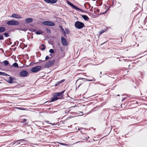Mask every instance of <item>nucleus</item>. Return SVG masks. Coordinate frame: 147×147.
<instances>
[{
    "label": "nucleus",
    "instance_id": "f257e3e1",
    "mask_svg": "<svg viewBox=\"0 0 147 147\" xmlns=\"http://www.w3.org/2000/svg\"><path fill=\"white\" fill-rule=\"evenodd\" d=\"M65 91V90H64L60 92H55L54 94L53 97L51 98L50 102H53L57 100L63 98V94Z\"/></svg>",
    "mask_w": 147,
    "mask_h": 147
},
{
    "label": "nucleus",
    "instance_id": "f03ea898",
    "mask_svg": "<svg viewBox=\"0 0 147 147\" xmlns=\"http://www.w3.org/2000/svg\"><path fill=\"white\" fill-rule=\"evenodd\" d=\"M74 25L76 28L79 29H81L85 26L83 23L79 21L76 22L75 23Z\"/></svg>",
    "mask_w": 147,
    "mask_h": 147
},
{
    "label": "nucleus",
    "instance_id": "7ed1b4c3",
    "mask_svg": "<svg viewBox=\"0 0 147 147\" xmlns=\"http://www.w3.org/2000/svg\"><path fill=\"white\" fill-rule=\"evenodd\" d=\"M7 24L9 25L16 26L20 24V23L16 21L11 20L7 21Z\"/></svg>",
    "mask_w": 147,
    "mask_h": 147
},
{
    "label": "nucleus",
    "instance_id": "20e7f679",
    "mask_svg": "<svg viewBox=\"0 0 147 147\" xmlns=\"http://www.w3.org/2000/svg\"><path fill=\"white\" fill-rule=\"evenodd\" d=\"M42 24L44 25L50 26H54L55 25V23L52 22L48 21H44L42 22Z\"/></svg>",
    "mask_w": 147,
    "mask_h": 147
},
{
    "label": "nucleus",
    "instance_id": "39448f33",
    "mask_svg": "<svg viewBox=\"0 0 147 147\" xmlns=\"http://www.w3.org/2000/svg\"><path fill=\"white\" fill-rule=\"evenodd\" d=\"M41 68V67L40 66H37L32 67L31 69V71L34 73H35L39 71Z\"/></svg>",
    "mask_w": 147,
    "mask_h": 147
},
{
    "label": "nucleus",
    "instance_id": "423d86ee",
    "mask_svg": "<svg viewBox=\"0 0 147 147\" xmlns=\"http://www.w3.org/2000/svg\"><path fill=\"white\" fill-rule=\"evenodd\" d=\"M55 62V60H54L49 61L45 64V67H51L54 64Z\"/></svg>",
    "mask_w": 147,
    "mask_h": 147
},
{
    "label": "nucleus",
    "instance_id": "0eeeda50",
    "mask_svg": "<svg viewBox=\"0 0 147 147\" xmlns=\"http://www.w3.org/2000/svg\"><path fill=\"white\" fill-rule=\"evenodd\" d=\"M28 73L26 70L21 71L19 73V76L20 77H25L28 74Z\"/></svg>",
    "mask_w": 147,
    "mask_h": 147
},
{
    "label": "nucleus",
    "instance_id": "6e6552de",
    "mask_svg": "<svg viewBox=\"0 0 147 147\" xmlns=\"http://www.w3.org/2000/svg\"><path fill=\"white\" fill-rule=\"evenodd\" d=\"M61 42L63 45L64 46H67V41L66 39L63 37H61Z\"/></svg>",
    "mask_w": 147,
    "mask_h": 147
},
{
    "label": "nucleus",
    "instance_id": "1a4fd4ad",
    "mask_svg": "<svg viewBox=\"0 0 147 147\" xmlns=\"http://www.w3.org/2000/svg\"><path fill=\"white\" fill-rule=\"evenodd\" d=\"M10 17H13L16 19H20L22 18V17L20 15H18L17 14L13 13L10 16Z\"/></svg>",
    "mask_w": 147,
    "mask_h": 147
},
{
    "label": "nucleus",
    "instance_id": "9d476101",
    "mask_svg": "<svg viewBox=\"0 0 147 147\" xmlns=\"http://www.w3.org/2000/svg\"><path fill=\"white\" fill-rule=\"evenodd\" d=\"M9 80H5L8 83L10 84L13 83L14 82H13V80H15L16 79L14 78H12L10 77L9 78Z\"/></svg>",
    "mask_w": 147,
    "mask_h": 147
},
{
    "label": "nucleus",
    "instance_id": "9b49d317",
    "mask_svg": "<svg viewBox=\"0 0 147 147\" xmlns=\"http://www.w3.org/2000/svg\"><path fill=\"white\" fill-rule=\"evenodd\" d=\"M33 19L31 18H26L25 20V22L26 23H30L32 22Z\"/></svg>",
    "mask_w": 147,
    "mask_h": 147
},
{
    "label": "nucleus",
    "instance_id": "f8f14e48",
    "mask_svg": "<svg viewBox=\"0 0 147 147\" xmlns=\"http://www.w3.org/2000/svg\"><path fill=\"white\" fill-rule=\"evenodd\" d=\"M65 81V79L62 80H61V81H60L58 82H57L55 84L54 86H57L59 85L61 83H62L63 82H64Z\"/></svg>",
    "mask_w": 147,
    "mask_h": 147
},
{
    "label": "nucleus",
    "instance_id": "ddd939ff",
    "mask_svg": "<svg viewBox=\"0 0 147 147\" xmlns=\"http://www.w3.org/2000/svg\"><path fill=\"white\" fill-rule=\"evenodd\" d=\"M67 3L70 5L74 9H75L76 6L74 5L73 4L71 3L70 1H67Z\"/></svg>",
    "mask_w": 147,
    "mask_h": 147
},
{
    "label": "nucleus",
    "instance_id": "4468645a",
    "mask_svg": "<svg viewBox=\"0 0 147 147\" xmlns=\"http://www.w3.org/2000/svg\"><path fill=\"white\" fill-rule=\"evenodd\" d=\"M6 29L5 28L3 27H0V33L3 32L5 31Z\"/></svg>",
    "mask_w": 147,
    "mask_h": 147
},
{
    "label": "nucleus",
    "instance_id": "2eb2a0df",
    "mask_svg": "<svg viewBox=\"0 0 147 147\" xmlns=\"http://www.w3.org/2000/svg\"><path fill=\"white\" fill-rule=\"evenodd\" d=\"M82 18L84 19L85 20H88L89 18L86 15H83L82 16Z\"/></svg>",
    "mask_w": 147,
    "mask_h": 147
},
{
    "label": "nucleus",
    "instance_id": "dca6fc26",
    "mask_svg": "<svg viewBox=\"0 0 147 147\" xmlns=\"http://www.w3.org/2000/svg\"><path fill=\"white\" fill-rule=\"evenodd\" d=\"M35 33L37 34H40L42 33V32L41 30H39L36 31Z\"/></svg>",
    "mask_w": 147,
    "mask_h": 147
},
{
    "label": "nucleus",
    "instance_id": "f3484780",
    "mask_svg": "<svg viewBox=\"0 0 147 147\" xmlns=\"http://www.w3.org/2000/svg\"><path fill=\"white\" fill-rule=\"evenodd\" d=\"M3 62L5 66H7L9 64V62L7 60H5Z\"/></svg>",
    "mask_w": 147,
    "mask_h": 147
},
{
    "label": "nucleus",
    "instance_id": "a211bd4d",
    "mask_svg": "<svg viewBox=\"0 0 147 147\" xmlns=\"http://www.w3.org/2000/svg\"><path fill=\"white\" fill-rule=\"evenodd\" d=\"M74 9H76V10L80 11L82 12L84 11L83 10H82V9L78 7L77 6H76L75 8Z\"/></svg>",
    "mask_w": 147,
    "mask_h": 147
},
{
    "label": "nucleus",
    "instance_id": "6ab92c4d",
    "mask_svg": "<svg viewBox=\"0 0 147 147\" xmlns=\"http://www.w3.org/2000/svg\"><path fill=\"white\" fill-rule=\"evenodd\" d=\"M50 3L52 4L55 3L57 1V0H50Z\"/></svg>",
    "mask_w": 147,
    "mask_h": 147
},
{
    "label": "nucleus",
    "instance_id": "aec40b11",
    "mask_svg": "<svg viewBox=\"0 0 147 147\" xmlns=\"http://www.w3.org/2000/svg\"><path fill=\"white\" fill-rule=\"evenodd\" d=\"M13 65L14 67H18V64L16 63H13Z\"/></svg>",
    "mask_w": 147,
    "mask_h": 147
},
{
    "label": "nucleus",
    "instance_id": "412c9836",
    "mask_svg": "<svg viewBox=\"0 0 147 147\" xmlns=\"http://www.w3.org/2000/svg\"><path fill=\"white\" fill-rule=\"evenodd\" d=\"M92 79H87V80L88 81H96V79L94 78H92Z\"/></svg>",
    "mask_w": 147,
    "mask_h": 147
},
{
    "label": "nucleus",
    "instance_id": "4be33fe9",
    "mask_svg": "<svg viewBox=\"0 0 147 147\" xmlns=\"http://www.w3.org/2000/svg\"><path fill=\"white\" fill-rule=\"evenodd\" d=\"M46 31L47 32V33H51V30H50V29L49 28H46Z\"/></svg>",
    "mask_w": 147,
    "mask_h": 147
},
{
    "label": "nucleus",
    "instance_id": "5701e85b",
    "mask_svg": "<svg viewBox=\"0 0 147 147\" xmlns=\"http://www.w3.org/2000/svg\"><path fill=\"white\" fill-rule=\"evenodd\" d=\"M3 34L6 37H8L9 36V34L8 33L5 32Z\"/></svg>",
    "mask_w": 147,
    "mask_h": 147
},
{
    "label": "nucleus",
    "instance_id": "b1692460",
    "mask_svg": "<svg viewBox=\"0 0 147 147\" xmlns=\"http://www.w3.org/2000/svg\"><path fill=\"white\" fill-rule=\"evenodd\" d=\"M49 52L51 53H54V51L53 49H51L49 50Z\"/></svg>",
    "mask_w": 147,
    "mask_h": 147
},
{
    "label": "nucleus",
    "instance_id": "393cba45",
    "mask_svg": "<svg viewBox=\"0 0 147 147\" xmlns=\"http://www.w3.org/2000/svg\"><path fill=\"white\" fill-rule=\"evenodd\" d=\"M23 140V139H21L17 140L16 141V143H17V144H20V141Z\"/></svg>",
    "mask_w": 147,
    "mask_h": 147
},
{
    "label": "nucleus",
    "instance_id": "a878e982",
    "mask_svg": "<svg viewBox=\"0 0 147 147\" xmlns=\"http://www.w3.org/2000/svg\"><path fill=\"white\" fill-rule=\"evenodd\" d=\"M46 3H50L51 1L50 0H43Z\"/></svg>",
    "mask_w": 147,
    "mask_h": 147
},
{
    "label": "nucleus",
    "instance_id": "bb28decb",
    "mask_svg": "<svg viewBox=\"0 0 147 147\" xmlns=\"http://www.w3.org/2000/svg\"><path fill=\"white\" fill-rule=\"evenodd\" d=\"M19 30H21L26 31L27 30V29L25 28H20L18 29Z\"/></svg>",
    "mask_w": 147,
    "mask_h": 147
},
{
    "label": "nucleus",
    "instance_id": "cd10ccee",
    "mask_svg": "<svg viewBox=\"0 0 147 147\" xmlns=\"http://www.w3.org/2000/svg\"><path fill=\"white\" fill-rule=\"evenodd\" d=\"M96 10L97 11L96 13L94 11V13L95 14H97L99 13L100 11V10L99 9H96Z\"/></svg>",
    "mask_w": 147,
    "mask_h": 147
},
{
    "label": "nucleus",
    "instance_id": "c85d7f7f",
    "mask_svg": "<svg viewBox=\"0 0 147 147\" xmlns=\"http://www.w3.org/2000/svg\"><path fill=\"white\" fill-rule=\"evenodd\" d=\"M4 38L3 36L2 35L0 34V40H3Z\"/></svg>",
    "mask_w": 147,
    "mask_h": 147
},
{
    "label": "nucleus",
    "instance_id": "c756f323",
    "mask_svg": "<svg viewBox=\"0 0 147 147\" xmlns=\"http://www.w3.org/2000/svg\"><path fill=\"white\" fill-rule=\"evenodd\" d=\"M65 30L66 31L65 32L67 34H68L69 33V31L67 29H65Z\"/></svg>",
    "mask_w": 147,
    "mask_h": 147
},
{
    "label": "nucleus",
    "instance_id": "7c9ffc66",
    "mask_svg": "<svg viewBox=\"0 0 147 147\" xmlns=\"http://www.w3.org/2000/svg\"><path fill=\"white\" fill-rule=\"evenodd\" d=\"M105 31H104V30H100V34H101L104 33Z\"/></svg>",
    "mask_w": 147,
    "mask_h": 147
},
{
    "label": "nucleus",
    "instance_id": "2f4dec72",
    "mask_svg": "<svg viewBox=\"0 0 147 147\" xmlns=\"http://www.w3.org/2000/svg\"><path fill=\"white\" fill-rule=\"evenodd\" d=\"M60 28L61 30L63 32H64V30L63 28L61 26H60Z\"/></svg>",
    "mask_w": 147,
    "mask_h": 147
},
{
    "label": "nucleus",
    "instance_id": "473e14b6",
    "mask_svg": "<svg viewBox=\"0 0 147 147\" xmlns=\"http://www.w3.org/2000/svg\"><path fill=\"white\" fill-rule=\"evenodd\" d=\"M49 58H51V57H49L48 56H46V57H45V60H48Z\"/></svg>",
    "mask_w": 147,
    "mask_h": 147
},
{
    "label": "nucleus",
    "instance_id": "72a5a7b5",
    "mask_svg": "<svg viewBox=\"0 0 147 147\" xmlns=\"http://www.w3.org/2000/svg\"><path fill=\"white\" fill-rule=\"evenodd\" d=\"M27 120L25 119H24L22 121V123H25L26 121Z\"/></svg>",
    "mask_w": 147,
    "mask_h": 147
},
{
    "label": "nucleus",
    "instance_id": "f704fd0d",
    "mask_svg": "<svg viewBox=\"0 0 147 147\" xmlns=\"http://www.w3.org/2000/svg\"><path fill=\"white\" fill-rule=\"evenodd\" d=\"M17 108L20 110H24L25 109L23 108H21V107H17Z\"/></svg>",
    "mask_w": 147,
    "mask_h": 147
},
{
    "label": "nucleus",
    "instance_id": "c9c22d12",
    "mask_svg": "<svg viewBox=\"0 0 147 147\" xmlns=\"http://www.w3.org/2000/svg\"><path fill=\"white\" fill-rule=\"evenodd\" d=\"M60 49L61 51H63V47H60Z\"/></svg>",
    "mask_w": 147,
    "mask_h": 147
},
{
    "label": "nucleus",
    "instance_id": "e433bc0d",
    "mask_svg": "<svg viewBox=\"0 0 147 147\" xmlns=\"http://www.w3.org/2000/svg\"><path fill=\"white\" fill-rule=\"evenodd\" d=\"M4 72L0 71V75L3 76Z\"/></svg>",
    "mask_w": 147,
    "mask_h": 147
},
{
    "label": "nucleus",
    "instance_id": "4c0bfd02",
    "mask_svg": "<svg viewBox=\"0 0 147 147\" xmlns=\"http://www.w3.org/2000/svg\"><path fill=\"white\" fill-rule=\"evenodd\" d=\"M3 76H9V75L4 72Z\"/></svg>",
    "mask_w": 147,
    "mask_h": 147
},
{
    "label": "nucleus",
    "instance_id": "58836bf2",
    "mask_svg": "<svg viewBox=\"0 0 147 147\" xmlns=\"http://www.w3.org/2000/svg\"><path fill=\"white\" fill-rule=\"evenodd\" d=\"M45 48H46L45 46H44L43 48H41V50L42 51H43V50H45Z\"/></svg>",
    "mask_w": 147,
    "mask_h": 147
},
{
    "label": "nucleus",
    "instance_id": "ea45409f",
    "mask_svg": "<svg viewBox=\"0 0 147 147\" xmlns=\"http://www.w3.org/2000/svg\"><path fill=\"white\" fill-rule=\"evenodd\" d=\"M81 85V84H80L78 86V87H76V89H78L80 87V85Z\"/></svg>",
    "mask_w": 147,
    "mask_h": 147
},
{
    "label": "nucleus",
    "instance_id": "a19ab883",
    "mask_svg": "<svg viewBox=\"0 0 147 147\" xmlns=\"http://www.w3.org/2000/svg\"><path fill=\"white\" fill-rule=\"evenodd\" d=\"M16 143V141H14L12 142V143H13L12 144V145H13L14 144H15Z\"/></svg>",
    "mask_w": 147,
    "mask_h": 147
},
{
    "label": "nucleus",
    "instance_id": "79ce46f5",
    "mask_svg": "<svg viewBox=\"0 0 147 147\" xmlns=\"http://www.w3.org/2000/svg\"><path fill=\"white\" fill-rule=\"evenodd\" d=\"M32 31L33 32H35L36 31V30L35 29H33L32 30Z\"/></svg>",
    "mask_w": 147,
    "mask_h": 147
},
{
    "label": "nucleus",
    "instance_id": "37998d69",
    "mask_svg": "<svg viewBox=\"0 0 147 147\" xmlns=\"http://www.w3.org/2000/svg\"><path fill=\"white\" fill-rule=\"evenodd\" d=\"M93 8V7H92V8L90 9V11H93V9H92Z\"/></svg>",
    "mask_w": 147,
    "mask_h": 147
},
{
    "label": "nucleus",
    "instance_id": "c03bdc74",
    "mask_svg": "<svg viewBox=\"0 0 147 147\" xmlns=\"http://www.w3.org/2000/svg\"><path fill=\"white\" fill-rule=\"evenodd\" d=\"M85 138L86 139H88V138H89V137L88 136H87L86 137H85Z\"/></svg>",
    "mask_w": 147,
    "mask_h": 147
},
{
    "label": "nucleus",
    "instance_id": "a18cd8bd",
    "mask_svg": "<svg viewBox=\"0 0 147 147\" xmlns=\"http://www.w3.org/2000/svg\"><path fill=\"white\" fill-rule=\"evenodd\" d=\"M64 32L63 34H64V36H66V34H65V31H64V32Z\"/></svg>",
    "mask_w": 147,
    "mask_h": 147
},
{
    "label": "nucleus",
    "instance_id": "49530a36",
    "mask_svg": "<svg viewBox=\"0 0 147 147\" xmlns=\"http://www.w3.org/2000/svg\"><path fill=\"white\" fill-rule=\"evenodd\" d=\"M42 61L41 60H39V62L40 63L41 62H42Z\"/></svg>",
    "mask_w": 147,
    "mask_h": 147
},
{
    "label": "nucleus",
    "instance_id": "de8ad7c7",
    "mask_svg": "<svg viewBox=\"0 0 147 147\" xmlns=\"http://www.w3.org/2000/svg\"><path fill=\"white\" fill-rule=\"evenodd\" d=\"M61 144L63 145H65L63 143H61Z\"/></svg>",
    "mask_w": 147,
    "mask_h": 147
},
{
    "label": "nucleus",
    "instance_id": "09e8293b",
    "mask_svg": "<svg viewBox=\"0 0 147 147\" xmlns=\"http://www.w3.org/2000/svg\"><path fill=\"white\" fill-rule=\"evenodd\" d=\"M41 45L42 46H43V47L44 46H45L44 44H42Z\"/></svg>",
    "mask_w": 147,
    "mask_h": 147
},
{
    "label": "nucleus",
    "instance_id": "8fccbe9b",
    "mask_svg": "<svg viewBox=\"0 0 147 147\" xmlns=\"http://www.w3.org/2000/svg\"><path fill=\"white\" fill-rule=\"evenodd\" d=\"M89 8H90L91 7L90 5V4L89 5Z\"/></svg>",
    "mask_w": 147,
    "mask_h": 147
},
{
    "label": "nucleus",
    "instance_id": "3c124183",
    "mask_svg": "<svg viewBox=\"0 0 147 147\" xmlns=\"http://www.w3.org/2000/svg\"><path fill=\"white\" fill-rule=\"evenodd\" d=\"M125 100V99H124V98H123V99H122V100Z\"/></svg>",
    "mask_w": 147,
    "mask_h": 147
},
{
    "label": "nucleus",
    "instance_id": "603ef678",
    "mask_svg": "<svg viewBox=\"0 0 147 147\" xmlns=\"http://www.w3.org/2000/svg\"><path fill=\"white\" fill-rule=\"evenodd\" d=\"M49 55L50 56H52V54H49Z\"/></svg>",
    "mask_w": 147,
    "mask_h": 147
},
{
    "label": "nucleus",
    "instance_id": "864d4df0",
    "mask_svg": "<svg viewBox=\"0 0 147 147\" xmlns=\"http://www.w3.org/2000/svg\"><path fill=\"white\" fill-rule=\"evenodd\" d=\"M27 47V45H25V47Z\"/></svg>",
    "mask_w": 147,
    "mask_h": 147
},
{
    "label": "nucleus",
    "instance_id": "5fc2aeb1",
    "mask_svg": "<svg viewBox=\"0 0 147 147\" xmlns=\"http://www.w3.org/2000/svg\"><path fill=\"white\" fill-rule=\"evenodd\" d=\"M38 63V62H36V63H34V64H36V63Z\"/></svg>",
    "mask_w": 147,
    "mask_h": 147
},
{
    "label": "nucleus",
    "instance_id": "6e6d98bb",
    "mask_svg": "<svg viewBox=\"0 0 147 147\" xmlns=\"http://www.w3.org/2000/svg\"><path fill=\"white\" fill-rule=\"evenodd\" d=\"M58 45H59V43H58Z\"/></svg>",
    "mask_w": 147,
    "mask_h": 147
},
{
    "label": "nucleus",
    "instance_id": "4d7b16f0",
    "mask_svg": "<svg viewBox=\"0 0 147 147\" xmlns=\"http://www.w3.org/2000/svg\"><path fill=\"white\" fill-rule=\"evenodd\" d=\"M117 96H119V94H118V95H117Z\"/></svg>",
    "mask_w": 147,
    "mask_h": 147
},
{
    "label": "nucleus",
    "instance_id": "13d9d810",
    "mask_svg": "<svg viewBox=\"0 0 147 147\" xmlns=\"http://www.w3.org/2000/svg\"><path fill=\"white\" fill-rule=\"evenodd\" d=\"M51 124H52V125H54V124H53V123H51Z\"/></svg>",
    "mask_w": 147,
    "mask_h": 147
},
{
    "label": "nucleus",
    "instance_id": "bf43d9fd",
    "mask_svg": "<svg viewBox=\"0 0 147 147\" xmlns=\"http://www.w3.org/2000/svg\"><path fill=\"white\" fill-rule=\"evenodd\" d=\"M101 73H102V72L101 71L100 72V74H101Z\"/></svg>",
    "mask_w": 147,
    "mask_h": 147
},
{
    "label": "nucleus",
    "instance_id": "052dcab7",
    "mask_svg": "<svg viewBox=\"0 0 147 147\" xmlns=\"http://www.w3.org/2000/svg\"><path fill=\"white\" fill-rule=\"evenodd\" d=\"M78 81V80H77L76 82Z\"/></svg>",
    "mask_w": 147,
    "mask_h": 147
},
{
    "label": "nucleus",
    "instance_id": "680f3d73",
    "mask_svg": "<svg viewBox=\"0 0 147 147\" xmlns=\"http://www.w3.org/2000/svg\"><path fill=\"white\" fill-rule=\"evenodd\" d=\"M106 12V11L104 13H105Z\"/></svg>",
    "mask_w": 147,
    "mask_h": 147
},
{
    "label": "nucleus",
    "instance_id": "e2e57ef3",
    "mask_svg": "<svg viewBox=\"0 0 147 147\" xmlns=\"http://www.w3.org/2000/svg\"><path fill=\"white\" fill-rule=\"evenodd\" d=\"M49 122V121H47V122Z\"/></svg>",
    "mask_w": 147,
    "mask_h": 147
},
{
    "label": "nucleus",
    "instance_id": "0e129e2a",
    "mask_svg": "<svg viewBox=\"0 0 147 147\" xmlns=\"http://www.w3.org/2000/svg\"><path fill=\"white\" fill-rule=\"evenodd\" d=\"M1 83V82H0V83Z\"/></svg>",
    "mask_w": 147,
    "mask_h": 147
}]
</instances>
